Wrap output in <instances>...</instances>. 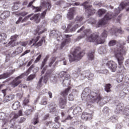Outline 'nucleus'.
<instances>
[{
    "label": "nucleus",
    "instance_id": "obj_1",
    "mask_svg": "<svg viewBox=\"0 0 129 129\" xmlns=\"http://www.w3.org/2000/svg\"><path fill=\"white\" fill-rule=\"evenodd\" d=\"M90 89L88 88H86L84 89V92L87 95V99L90 102H99L101 100H102V96L100 92H91Z\"/></svg>",
    "mask_w": 129,
    "mask_h": 129
},
{
    "label": "nucleus",
    "instance_id": "obj_2",
    "mask_svg": "<svg viewBox=\"0 0 129 129\" xmlns=\"http://www.w3.org/2000/svg\"><path fill=\"white\" fill-rule=\"evenodd\" d=\"M117 44V49L114 51V55H115V53L117 52L120 53L121 54H125L126 53V50L125 48L123 47L125 45V42L121 40H118L116 41L115 40H111L109 43L108 45L109 47H113Z\"/></svg>",
    "mask_w": 129,
    "mask_h": 129
},
{
    "label": "nucleus",
    "instance_id": "obj_3",
    "mask_svg": "<svg viewBox=\"0 0 129 129\" xmlns=\"http://www.w3.org/2000/svg\"><path fill=\"white\" fill-rule=\"evenodd\" d=\"M84 54L85 53L83 51H81L80 47H77L72 52L73 57L71 55H69L70 62H74V61L76 60L79 61L84 56Z\"/></svg>",
    "mask_w": 129,
    "mask_h": 129
},
{
    "label": "nucleus",
    "instance_id": "obj_4",
    "mask_svg": "<svg viewBox=\"0 0 129 129\" xmlns=\"http://www.w3.org/2000/svg\"><path fill=\"white\" fill-rule=\"evenodd\" d=\"M125 54H121L120 52H115V57L117 59L118 63V73H124L126 71L125 68L123 66V60H124V57L123 55Z\"/></svg>",
    "mask_w": 129,
    "mask_h": 129
},
{
    "label": "nucleus",
    "instance_id": "obj_5",
    "mask_svg": "<svg viewBox=\"0 0 129 129\" xmlns=\"http://www.w3.org/2000/svg\"><path fill=\"white\" fill-rule=\"evenodd\" d=\"M70 89H71V87L67 88L64 91H62L60 93V95L64 97V98H61L59 100L60 108L62 109L65 108V106H66V104L67 103V98L66 97V96L68 95V93H69Z\"/></svg>",
    "mask_w": 129,
    "mask_h": 129
},
{
    "label": "nucleus",
    "instance_id": "obj_6",
    "mask_svg": "<svg viewBox=\"0 0 129 129\" xmlns=\"http://www.w3.org/2000/svg\"><path fill=\"white\" fill-rule=\"evenodd\" d=\"M29 19H30L31 21L34 20L36 24L40 22V19L39 18V14H30L25 17L23 19V17H20L18 21L16 22V24L18 25V24H20V22H21V23H25V22H27Z\"/></svg>",
    "mask_w": 129,
    "mask_h": 129
},
{
    "label": "nucleus",
    "instance_id": "obj_7",
    "mask_svg": "<svg viewBox=\"0 0 129 129\" xmlns=\"http://www.w3.org/2000/svg\"><path fill=\"white\" fill-rule=\"evenodd\" d=\"M22 78H24V74H21L20 76L17 77L10 83V85L13 87V88H15L19 85V87H22L23 88H26V87H27L26 85L21 84L22 83Z\"/></svg>",
    "mask_w": 129,
    "mask_h": 129
},
{
    "label": "nucleus",
    "instance_id": "obj_8",
    "mask_svg": "<svg viewBox=\"0 0 129 129\" xmlns=\"http://www.w3.org/2000/svg\"><path fill=\"white\" fill-rule=\"evenodd\" d=\"M40 38H41L40 35L37 36L36 37H34L31 40H30L28 45L31 46V47H33V46H34L35 47H40L42 46V45H43V42H46V39H45V36H42L40 40ZM39 40H40L37 43Z\"/></svg>",
    "mask_w": 129,
    "mask_h": 129
},
{
    "label": "nucleus",
    "instance_id": "obj_9",
    "mask_svg": "<svg viewBox=\"0 0 129 129\" xmlns=\"http://www.w3.org/2000/svg\"><path fill=\"white\" fill-rule=\"evenodd\" d=\"M91 5V2H90V0H87L82 4V6H83L84 9L85 10L86 13H87L89 16L93 15V14L95 13V12H96L95 9L92 8V5Z\"/></svg>",
    "mask_w": 129,
    "mask_h": 129
},
{
    "label": "nucleus",
    "instance_id": "obj_10",
    "mask_svg": "<svg viewBox=\"0 0 129 129\" xmlns=\"http://www.w3.org/2000/svg\"><path fill=\"white\" fill-rule=\"evenodd\" d=\"M86 40L87 42H95L96 44H103L105 42L104 39H101L99 36L95 34H92L90 36H88Z\"/></svg>",
    "mask_w": 129,
    "mask_h": 129
},
{
    "label": "nucleus",
    "instance_id": "obj_11",
    "mask_svg": "<svg viewBox=\"0 0 129 129\" xmlns=\"http://www.w3.org/2000/svg\"><path fill=\"white\" fill-rule=\"evenodd\" d=\"M74 25V23L73 22H71L70 23L66 30H65V33H70V32H75L76 31V29H78V28H79L82 24L79 25V24H78L74 26V27H72V26Z\"/></svg>",
    "mask_w": 129,
    "mask_h": 129
},
{
    "label": "nucleus",
    "instance_id": "obj_12",
    "mask_svg": "<svg viewBox=\"0 0 129 129\" xmlns=\"http://www.w3.org/2000/svg\"><path fill=\"white\" fill-rule=\"evenodd\" d=\"M43 4L44 5V7L46 8V9L45 10V11H44L43 13L41 14L40 19H45V17H46V14H47V12H48V11H50L51 8V4L50 2H44Z\"/></svg>",
    "mask_w": 129,
    "mask_h": 129
},
{
    "label": "nucleus",
    "instance_id": "obj_13",
    "mask_svg": "<svg viewBox=\"0 0 129 129\" xmlns=\"http://www.w3.org/2000/svg\"><path fill=\"white\" fill-rule=\"evenodd\" d=\"M107 67H108L112 72H115L117 68V64L114 61L110 60L106 63Z\"/></svg>",
    "mask_w": 129,
    "mask_h": 129
},
{
    "label": "nucleus",
    "instance_id": "obj_14",
    "mask_svg": "<svg viewBox=\"0 0 129 129\" xmlns=\"http://www.w3.org/2000/svg\"><path fill=\"white\" fill-rule=\"evenodd\" d=\"M48 59H49V56L46 55V57L43 59V60L42 61L41 66H40V69H42L41 71V74L43 75L45 72H46V70H47V66L45 67L46 64H47V61H48Z\"/></svg>",
    "mask_w": 129,
    "mask_h": 129
},
{
    "label": "nucleus",
    "instance_id": "obj_15",
    "mask_svg": "<svg viewBox=\"0 0 129 129\" xmlns=\"http://www.w3.org/2000/svg\"><path fill=\"white\" fill-rule=\"evenodd\" d=\"M126 6H129V0H128L127 3H125L124 2H122L120 4V7L117 9L115 10V15L117 16V15L120 13V11H121V10H123V9H124Z\"/></svg>",
    "mask_w": 129,
    "mask_h": 129
},
{
    "label": "nucleus",
    "instance_id": "obj_16",
    "mask_svg": "<svg viewBox=\"0 0 129 129\" xmlns=\"http://www.w3.org/2000/svg\"><path fill=\"white\" fill-rule=\"evenodd\" d=\"M81 117L83 120H91L93 118V114L84 112L82 113Z\"/></svg>",
    "mask_w": 129,
    "mask_h": 129
},
{
    "label": "nucleus",
    "instance_id": "obj_17",
    "mask_svg": "<svg viewBox=\"0 0 129 129\" xmlns=\"http://www.w3.org/2000/svg\"><path fill=\"white\" fill-rule=\"evenodd\" d=\"M11 16V12L9 11H4L0 15V19L2 21H5Z\"/></svg>",
    "mask_w": 129,
    "mask_h": 129
},
{
    "label": "nucleus",
    "instance_id": "obj_18",
    "mask_svg": "<svg viewBox=\"0 0 129 129\" xmlns=\"http://www.w3.org/2000/svg\"><path fill=\"white\" fill-rule=\"evenodd\" d=\"M56 59L57 57L55 56L51 57L48 62V67H52V66H53V68H55L56 65L58 64V61H55H55H56Z\"/></svg>",
    "mask_w": 129,
    "mask_h": 129
},
{
    "label": "nucleus",
    "instance_id": "obj_19",
    "mask_svg": "<svg viewBox=\"0 0 129 129\" xmlns=\"http://www.w3.org/2000/svg\"><path fill=\"white\" fill-rule=\"evenodd\" d=\"M14 99H15V95L14 94H10L4 97L3 102H9V101Z\"/></svg>",
    "mask_w": 129,
    "mask_h": 129
},
{
    "label": "nucleus",
    "instance_id": "obj_20",
    "mask_svg": "<svg viewBox=\"0 0 129 129\" xmlns=\"http://www.w3.org/2000/svg\"><path fill=\"white\" fill-rule=\"evenodd\" d=\"M28 109H27V110L24 112L25 115H27V116L29 115H32V114H33V112L35 111V108L34 107H31L30 108V106H28Z\"/></svg>",
    "mask_w": 129,
    "mask_h": 129
},
{
    "label": "nucleus",
    "instance_id": "obj_21",
    "mask_svg": "<svg viewBox=\"0 0 129 129\" xmlns=\"http://www.w3.org/2000/svg\"><path fill=\"white\" fill-rule=\"evenodd\" d=\"M74 14H75V9L74 8H71L67 15L68 18L70 20H73V18H74Z\"/></svg>",
    "mask_w": 129,
    "mask_h": 129
},
{
    "label": "nucleus",
    "instance_id": "obj_22",
    "mask_svg": "<svg viewBox=\"0 0 129 129\" xmlns=\"http://www.w3.org/2000/svg\"><path fill=\"white\" fill-rule=\"evenodd\" d=\"M46 31L45 29H44L43 27L42 26H37L36 29V34H38V35H41V34H43L44 32Z\"/></svg>",
    "mask_w": 129,
    "mask_h": 129
},
{
    "label": "nucleus",
    "instance_id": "obj_23",
    "mask_svg": "<svg viewBox=\"0 0 129 129\" xmlns=\"http://www.w3.org/2000/svg\"><path fill=\"white\" fill-rule=\"evenodd\" d=\"M32 123L33 124H37V123H39V113H36L34 116V117L32 119Z\"/></svg>",
    "mask_w": 129,
    "mask_h": 129
},
{
    "label": "nucleus",
    "instance_id": "obj_24",
    "mask_svg": "<svg viewBox=\"0 0 129 129\" xmlns=\"http://www.w3.org/2000/svg\"><path fill=\"white\" fill-rule=\"evenodd\" d=\"M23 51V48L21 47H18L13 53H12V57H15V56H17L18 54H20V53H22Z\"/></svg>",
    "mask_w": 129,
    "mask_h": 129
},
{
    "label": "nucleus",
    "instance_id": "obj_25",
    "mask_svg": "<svg viewBox=\"0 0 129 129\" xmlns=\"http://www.w3.org/2000/svg\"><path fill=\"white\" fill-rule=\"evenodd\" d=\"M21 107V103L19 101L15 102L13 105H12V108L14 110H17V109H18V108H20Z\"/></svg>",
    "mask_w": 129,
    "mask_h": 129
},
{
    "label": "nucleus",
    "instance_id": "obj_26",
    "mask_svg": "<svg viewBox=\"0 0 129 129\" xmlns=\"http://www.w3.org/2000/svg\"><path fill=\"white\" fill-rule=\"evenodd\" d=\"M111 87H112L111 84H106L104 86L105 91H106V92H107V93L111 92Z\"/></svg>",
    "mask_w": 129,
    "mask_h": 129
},
{
    "label": "nucleus",
    "instance_id": "obj_27",
    "mask_svg": "<svg viewBox=\"0 0 129 129\" xmlns=\"http://www.w3.org/2000/svg\"><path fill=\"white\" fill-rule=\"evenodd\" d=\"M113 18V15L112 13H107L104 17V19H105V21H109V20H111Z\"/></svg>",
    "mask_w": 129,
    "mask_h": 129
},
{
    "label": "nucleus",
    "instance_id": "obj_28",
    "mask_svg": "<svg viewBox=\"0 0 129 129\" xmlns=\"http://www.w3.org/2000/svg\"><path fill=\"white\" fill-rule=\"evenodd\" d=\"M29 102H30V99L29 98H25L23 100V105L24 108H26L27 106L29 107Z\"/></svg>",
    "mask_w": 129,
    "mask_h": 129
},
{
    "label": "nucleus",
    "instance_id": "obj_29",
    "mask_svg": "<svg viewBox=\"0 0 129 129\" xmlns=\"http://www.w3.org/2000/svg\"><path fill=\"white\" fill-rule=\"evenodd\" d=\"M65 79L62 82L63 86H66V84L68 82V79H70V75L66 74L64 76Z\"/></svg>",
    "mask_w": 129,
    "mask_h": 129
},
{
    "label": "nucleus",
    "instance_id": "obj_30",
    "mask_svg": "<svg viewBox=\"0 0 129 129\" xmlns=\"http://www.w3.org/2000/svg\"><path fill=\"white\" fill-rule=\"evenodd\" d=\"M18 36L17 35H14L12 36H11V41H10L9 43L8 44V46H11V45H12V44H13V42H14V41H16V40H17V38H18Z\"/></svg>",
    "mask_w": 129,
    "mask_h": 129
},
{
    "label": "nucleus",
    "instance_id": "obj_31",
    "mask_svg": "<svg viewBox=\"0 0 129 129\" xmlns=\"http://www.w3.org/2000/svg\"><path fill=\"white\" fill-rule=\"evenodd\" d=\"M88 58L89 60L92 61L94 59V52H89L87 54Z\"/></svg>",
    "mask_w": 129,
    "mask_h": 129
},
{
    "label": "nucleus",
    "instance_id": "obj_32",
    "mask_svg": "<svg viewBox=\"0 0 129 129\" xmlns=\"http://www.w3.org/2000/svg\"><path fill=\"white\" fill-rule=\"evenodd\" d=\"M70 42V39H64V40L61 43L60 49H62L63 48H64V46L67 44H68Z\"/></svg>",
    "mask_w": 129,
    "mask_h": 129
},
{
    "label": "nucleus",
    "instance_id": "obj_33",
    "mask_svg": "<svg viewBox=\"0 0 129 129\" xmlns=\"http://www.w3.org/2000/svg\"><path fill=\"white\" fill-rule=\"evenodd\" d=\"M123 105L119 104L117 106L116 109L118 113H120L121 111H123V108H124Z\"/></svg>",
    "mask_w": 129,
    "mask_h": 129
},
{
    "label": "nucleus",
    "instance_id": "obj_34",
    "mask_svg": "<svg viewBox=\"0 0 129 129\" xmlns=\"http://www.w3.org/2000/svg\"><path fill=\"white\" fill-rule=\"evenodd\" d=\"M105 13H106V10H105V9H101L98 11V15L99 17H101V16L104 15Z\"/></svg>",
    "mask_w": 129,
    "mask_h": 129
},
{
    "label": "nucleus",
    "instance_id": "obj_35",
    "mask_svg": "<svg viewBox=\"0 0 129 129\" xmlns=\"http://www.w3.org/2000/svg\"><path fill=\"white\" fill-rule=\"evenodd\" d=\"M89 32H90V30H89V29H86V30H84V35L78 36V38H77V40L79 41V40H81V39H82V38H84V36H85V35L88 34V33H89Z\"/></svg>",
    "mask_w": 129,
    "mask_h": 129
},
{
    "label": "nucleus",
    "instance_id": "obj_36",
    "mask_svg": "<svg viewBox=\"0 0 129 129\" xmlns=\"http://www.w3.org/2000/svg\"><path fill=\"white\" fill-rule=\"evenodd\" d=\"M80 112H81V107H77L73 110V114L75 115L78 114Z\"/></svg>",
    "mask_w": 129,
    "mask_h": 129
},
{
    "label": "nucleus",
    "instance_id": "obj_37",
    "mask_svg": "<svg viewBox=\"0 0 129 129\" xmlns=\"http://www.w3.org/2000/svg\"><path fill=\"white\" fill-rule=\"evenodd\" d=\"M105 24H106V20H105V19L103 18L98 22V27L100 26H103L104 25H105Z\"/></svg>",
    "mask_w": 129,
    "mask_h": 129
},
{
    "label": "nucleus",
    "instance_id": "obj_38",
    "mask_svg": "<svg viewBox=\"0 0 129 129\" xmlns=\"http://www.w3.org/2000/svg\"><path fill=\"white\" fill-rule=\"evenodd\" d=\"M7 39V34L5 33L0 34V42L4 41Z\"/></svg>",
    "mask_w": 129,
    "mask_h": 129
},
{
    "label": "nucleus",
    "instance_id": "obj_39",
    "mask_svg": "<svg viewBox=\"0 0 129 129\" xmlns=\"http://www.w3.org/2000/svg\"><path fill=\"white\" fill-rule=\"evenodd\" d=\"M36 77V75L35 74H31L28 77H27L26 79V81H31L33 80V79H35Z\"/></svg>",
    "mask_w": 129,
    "mask_h": 129
},
{
    "label": "nucleus",
    "instance_id": "obj_40",
    "mask_svg": "<svg viewBox=\"0 0 129 129\" xmlns=\"http://www.w3.org/2000/svg\"><path fill=\"white\" fill-rule=\"evenodd\" d=\"M47 103H48V100L46 97L43 98L40 102V104L41 105H46Z\"/></svg>",
    "mask_w": 129,
    "mask_h": 129
},
{
    "label": "nucleus",
    "instance_id": "obj_41",
    "mask_svg": "<svg viewBox=\"0 0 129 129\" xmlns=\"http://www.w3.org/2000/svg\"><path fill=\"white\" fill-rule=\"evenodd\" d=\"M52 73H53V70H48L47 71L45 76H47L48 77H51L52 76Z\"/></svg>",
    "mask_w": 129,
    "mask_h": 129
},
{
    "label": "nucleus",
    "instance_id": "obj_42",
    "mask_svg": "<svg viewBox=\"0 0 129 129\" xmlns=\"http://www.w3.org/2000/svg\"><path fill=\"white\" fill-rule=\"evenodd\" d=\"M32 9L34 10V13H38V12H41V9L40 7H36L32 6Z\"/></svg>",
    "mask_w": 129,
    "mask_h": 129
},
{
    "label": "nucleus",
    "instance_id": "obj_43",
    "mask_svg": "<svg viewBox=\"0 0 129 129\" xmlns=\"http://www.w3.org/2000/svg\"><path fill=\"white\" fill-rule=\"evenodd\" d=\"M9 77V75L7 73H4L2 75H0V80L1 79H6Z\"/></svg>",
    "mask_w": 129,
    "mask_h": 129
},
{
    "label": "nucleus",
    "instance_id": "obj_44",
    "mask_svg": "<svg viewBox=\"0 0 129 129\" xmlns=\"http://www.w3.org/2000/svg\"><path fill=\"white\" fill-rule=\"evenodd\" d=\"M43 81V77H42L38 82V83L37 84V87L38 88H41L42 86H43V84H42V82Z\"/></svg>",
    "mask_w": 129,
    "mask_h": 129
},
{
    "label": "nucleus",
    "instance_id": "obj_45",
    "mask_svg": "<svg viewBox=\"0 0 129 129\" xmlns=\"http://www.w3.org/2000/svg\"><path fill=\"white\" fill-rule=\"evenodd\" d=\"M51 35H53V36H58L59 35V31L57 30H52L50 32Z\"/></svg>",
    "mask_w": 129,
    "mask_h": 129
},
{
    "label": "nucleus",
    "instance_id": "obj_46",
    "mask_svg": "<svg viewBox=\"0 0 129 129\" xmlns=\"http://www.w3.org/2000/svg\"><path fill=\"white\" fill-rule=\"evenodd\" d=\"M83 20V17L82 16H78L76 18V22H79V23H80V22H82Z\"/></svg>",
    "mask_w": 129,
    "mask_h": 129
},
{
    "label": "nucleus",
    "instance_id": "obj_47",
    "mask_svg": "<svg viewBox=\"0 0 129 129\" xmlns=\"http://www.w3.org/2000/svg\"><path fill=\"white\" fill-rule=\"evenodd\" d=\"M67 74V72L62 71L59 73V77H60V78H62V77H64V76H65Z\"/></svg>",
    "mask_w": 129,
    "mask_h": 129
},
{
    "label": "nucleus",
    "instance_id": "obj_48",
    "mask_svg": "<svg viewBox=\"0 0 129 129\" xmlns=\"http://www.w3.org/2000/svg\"><path fill=\"white\" fill-rule=\"evenodd\" d=\"M41 58H42V54H39L37 57L36 58V59L34 61V63H38L40 60H41Z\"/></svg>",
    "mask_w": 129,
    "mask_h": 129
},
{
    "label": "nucleus",
    "instance_id": "obj_49",
    "mask_svg": "<svg viewBox=\"0 0 129 129\" xmlns=\"http://www.w3.org/2000/svg\"><path fill=\"white\" fill-rule=\"evenodd\" d=\"M15 72H16L15 70H12L10 71V72L9 73H6V74H8V77H10V76H11V75H13V74H14V73H15Z\"/></svg>",
    "mask_w": 129,
    "mask_h": 129
},
{
    "label": "nucleus",
    "instance_id": "obj_50",
    "mask_svg": "<svg viewBox=\"0 0 129 129\" xmlns=\"http://www.w3.org/2000/svg\"><path fill=\"white\" fill-rule=\"evenodd\" d=\"M19 44L21 45V46L26 47V45H28V41H20L19 42Z\"/></svg>",
    "mask_w": 129,
    "mask_h": 129
},
{
    "label": "nucleus",
    "instance_id": "obj_51",
    "mask_svg": "<svg viewBox=\"0 0 129 129\" xmlns=\"http://www.w3.org/2000/svg\"><path fill=\"white\" fill-rule=\"evenodd\" d=\"M54 125H53V127L54 128H59V126H61V124L60 123H53Z\"/></svg>",
    "mask_w": 129,
    "mask_h": 129
},
{
    "label": "nucleus",
    "instance_id": "obj_52",
    "mask_svg": "<svg viewBox=\"0 0 129 129\" xmlns=\"http://www.w3.org/2000/svg\"><path fill=\"white\" fill-rule=\"evenodd\" d=\"M101 36L103 38H106V37H107V31L104 30L103 32L101 34Z\"/></svg>",
    "mask_w": 129,
    "mask_h": 129
},
{
    "label": "nucleus",
    "instance_id": "obj_53",
    "mask_svg": "<svg viewBox=\"0 0 129 129\" xmlns=\"http://www.w3.org/2000/svg\"><path fill=\"white\" fill-rule=\"evenodd\" d=\"M114 33V34H115V33H119V34H123V31L121 30V28L119 29H116Z\"/></svg>",
    "mask_w": 129,
    "mask_h": 129
},
{
    "label": "nucleus",
    "instance_id": "obj_54",
    "mask_svg": "<svg viewBox=\"0 0 129 129\" xmlns=\"http://www.w3.org/2000/svg\"><path fill=\"white\" fill-rule=\"evenodd\" d=\"M44 124L46 126H48V125H51V124H53V122H52V120L48 121H45L44 122Z\"/></svg>",
    "mask_w": 129,
    "mask_h": 129
},
{
    "label": "nucleus",
    "instance_id": "obj_55",
    "mask_svg": "<svg viewBox=\"0 0 129 129\" xmlns=\"http://www.w3.org/2000/svg\"><path fill=\"white\" fill-rule=\"evenodd\" d=\"M68 98L70 101H73V100H74V96L72 94H70L69 95Z\"/></svg>",
    "mask_w": 129,
    "mask_h": 129
},
{
    "label": "nucleus",
    "instance_id": "obj_56",
    "mask_svg": "<svg viewBox=\"0 0 129 129\" xmlns=\"http://www.w3.org/2000/svg\"><path fill=\"white\" fill-rule=\"evenodd\" d=\"M108 72V71L106 70H100L98 72V73H102V74H105V73H107Z\"/></svg>",
    "mask_w": 129,
    "mask_h": 129
},
{
    "label": "nucleus",
    "instance_id": "obj_57",
    "mask_svg": "<svg viewBox=\"0 0 129 129\" xmlns=\"http://www.w3.org/2000/svg\"><path fill=\"white\" fill-rule=\"evenodd\" d=\"M49 77H48V76H46V75H45L44 78H43V82L44 83H45L46 84V83H47V81H48V78Z\"/></svg>",
    "mask_w": 129,
    "mask_h": 129
},
{
    "label": "nucleus",
    "instance_id": "obj_58",
    "mask_svg": "<svg viewBox=\"0 0 129 129\" xmlns=\"http://www.w3.org/2000/svg\"><path fill=\"white\" fill-rule=\"evenodd\" d=\"M19 9V7L18 6V4H15L12 7V10L13 11H17Z\"/></svg>",
    "mask_w": 129,
    "mask_h": 129
},
{
    "label": "nucleus",
    "instance_id": "obj_59",
    "mask_svg": "<svg viewBox=\"0 0 129 129\" xmlns=\"http://www.w3.org/2000/svg\"><path fill=\"white\" fill-rule=\"evenodd\" d=\"M27 15H28V12H23L20 13V16H21L22 17H25L27 16Z\"/></svg>",
    "mask_w": 129,
    "mask_h": 129
},
{
    "label": "nucleus",
    "instance_id": "obj_60",
    "mask_svg": "<svg viewBox=\"0 0 129 129\" xmlns=\"http://www.w3.org/2000/svg\"><path fill=\"white\" fill-rule=\"evenodd\" d=\"M58 18H61V15H57L55 16V18H54V23H57V22H58Z\"/></svg>",
    "mask_w": 129,
    "mask_h": 129
},
{
    "label": "nucleus",
    "instance_id": "obj_61",
    "mask_svg": "<svg viewBox=\"0 0 129 129\" xmlns=\"http://www.w3.org/2000/svg\"><path fill=\"white\" fill-rule=\"evenodd\" d=\"M60 120V116H57L54 118V121L56 123H59V120Z\"/></svg>",
    "mask_w": 129,
    "mask_h": 129
},
{
    "label": "nucleus",
    "instance_id": "obj_62",
    "mask_svg": "<svg viewBox=\"0 0 129 129\" xmlns=\"http://www.w3.org/2000/svg\"><path fill=\"white\" fill-rule=\"evenodd\" d=\"M26 120V118L25 117H21L20 120H19V123H22V122H24Z\"/></svg>",
    "mask_w": 129,
    "mask_h": 129
},
{
    "label": "nucleus",
    "instance_id": "obj_63",
    "mask_svg": "<svg viewBox=\"0 0 129 129\" xmlns=\"http://www.w3.org/2000/svg\"><path fill=\"white\" fill-rule=\"evenodd\" d=\"M56 107H53L50 109V112H56Z\"/></svg>",
    "mask_w": 129,
    "mask_h": 129
},
{
    "label": "nucleus",
    "instance_id": "obj_64",
    "mask_svg": "<svg viewBox=\"0 0 129 129\" xmlns=\"http://www.w3.org/2000/svg\"><path fill=\"white\" fill-rule=\"evenodd\" d=\"M89 22L91 24H95V20L93 18H90L89 20Z\"/></svg>",
    "mask_w": 129,
    "mask_h": 129
}]
</instances>
